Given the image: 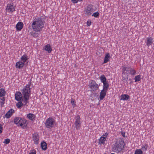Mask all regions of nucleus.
Wrapping results in <instances>:
<instances>
[{
  "label": "nucleus",
  "mask_w": 154,
  "mask_h": 154,
  "mask_svg": "<svg viewBox=\"0 0 154 154\" xmlns=\"http://www.w3.org/2000/svg\"><path fill=\"white\" fill-rule=\"evenodd\" d=\"M108 134L107 133H105V134L101 136L99 140V143L103 144L105 141L106 140V137Z\"/></svg>",
  "instance_id": "obj_11"
},
{
  "label": "nucleus",
  "mask_w": 154,
  "mask_h": 154,
  "mask_svg": "<svg viewBox=\"0 0 154 154\" xmlns=\"http://www.w3.org/2000/svg\"><path fill=\"white\" fill-rule=\"evenodd\" d=\"M1 100H2V101H1V105H2V104H3L4 103V101L5 100V98L2 97V98L1 99Z\"/></svg>",
  "instance_id": "obj_38"
},
{
  "label": "nucleus",
  "mask_w": 154,
  "mask_h": 154,
  "mask_svg": "<svg viewBox=\"0 0 154 154\" xmlns=\"http://www.w3.org/2000/svg\"><path fill=\"white\" fill-rule=\"evenodd\" d=\"M27 125V120L23 118H21V120L20 121L17 126L18 127L19 126H21L23 128L25 129L26 128Z\"/></svg>",
  "instance_id": "obj_8"
},
{
  "label": "nucleus",
  "mask_w": 154,
  "mask_h": 154,
  "mask_svg": "<svg viewBox=\"0 0 154 154\" xmlns=\"http://www.w3.org/2000/svg\"><path fill=\"white\" fill-rule=\"evenodd\" d=\"M15 6L13 3H9L7 4L6 8V11L8 13H12L15 10Z\"/></svg>",
  "instance_id": "obj_5"
},
{
  "label": "nucleus",
  "mask_w": 154,
  "mask_h": 154,
  "mask_svg": "<svg viewBox=\"0 0 154 154\" xmlns=\"http://www.w3.org/2000/svg\"><path fill=\"white\" fill-rule=\"evenodd\" d=\"M24 64L21 61L17 62L16 63L15 66L17 68L21 69L24 66Z\"/></svg>",
  "instance_id": "obj_19"
},
{
  "label": "nucleus",
  "mask_w": 154,
  "mask_h": 154,
  "mask_svg": "<svg viewBox=\"0 0 154 154\" xmlns=\"http://www.w3.org/2000/svg\"><path fill=\"white\" fill-rule=\"evenodd\" d=\"M100 79L101 82L103 83L107 82L106 81V79L104 75H101L100 77Z\"/></svg>",
  "instance_id": "obj_25"
},
{
  "label": "nucleus",
  "mask_w": 154,
  "mask_h": 154,
  "mask_svg": "<svg viewBox=\"0 0 154 154\" xmlns=\"http://www.w3.org/2000/svg\"><path fill=\"white\" fill-rule=\"evenodd\" d=\"M99 15V13L98 11H97L94 13L92 15V16H94L95 17H98Z\"/></svg>",
  "instance_id": "obj_35"
},
{
  "label": "nucleus",
  "mask_w": 154,
  "mask_h": 154,
  "mask_svg": "<svg viewBox=\"0 0 154 154\" xmlns=\"http://www.w3.org/2000/svg\"><path fill=\"white\" fill-rule=\"evenodd\" d=\"M71 103L72 104L73 107L75 106L76 105L75 102V100L72 98L71 99Z\"/></svg>",
  "instance_id": "obj_34"
},
{
  "label": "nucleus",
  "mask_w": 154,
  "mask_h": 154,
  "mask_svg": "<svg viewBox=\"0 0 154 154\" xmlns=\"http://www.w3.org/2000/svg\"><path fill=\"white\" fill-rule=\"evenodd\" d=\"M23 24L22 22H18L16 26L17 30L18 31H20L23 28Z\"/></svg>",
  "instance_id": "obj_14"
},
{
  "label": "nucleus",
  "mask_w": 154,
  "mask_h": 154,
  "mask_svg": "<svg viewBox=\"0 0 154 154\" xmlns=\"http://www.w3.org/2000/svg\"><path fill=\"white\" fill-rule=\"evenodd\" d=\"M23 104L21 101L19 102L16 104L17 107L19 109H21L23 106Z\"/></svg>",
  "instance_id": "obj_31"
},
{
  "label": "nucleus",
  "mask_w": 154,
  "mask_h": 154,
  "mask_svg": "<svg viewBox=\"0 0 154 154\" xmlns=\"http://www.w3.org/2000/svg\"><path fill=\"white\" fill-rule=\"evenodd\" d=\"M75 128L77 130H79L81 127L80 118L79 115H77L75 117Z\"/></svg>",
  "instance_id": "obj_6"
},
{
  "label": "nucleus",
  "mask_w": 154,
  "mask_h": 154,
  "mask_svg": "<svg viewBox=\"0 0 154 154\" xmlns=\"http://www.w3.org/2000/svg\"><path fill=\"white\" fill-rule=\"evenodd\" d=\"M91 21H88L87 23V24L88 26H89L91 25Z\"/></svg>",
  "instance_id": "obj_41"
},
{
  "label": "nucleus",
  "mask_w": 154,
  "mask_h": 154,
  "mask_svg": "<svg viewBox=\"0 0 154 154\" xmlns=\"http://www.w3.org/2000/svg\"><path fill=\"white\" fill-rule=\"evenodd\" d=\"M10 142V140L9 139L7 138L5 139L4 141L3 142V143L8 144Z\"/></svg>",
  "instance_id": "obj_37"
},
{
  "label": "nucleus",
  "mask_w": 154,
  "mask_h": 154,
  "mask_svg": "<svg viewBox=\"0 0 154 154\" xmlns=\"http://www.w3.org/2000/svg\"><path fill=\"white\" fill-rule=\"evenodd\" d=\"M3 130V128L2 125L0 124V134H1L2 131Z\"/></svg>",
  "instance_id": "obj_39"
},
{
  "label": "nucleus",
  "mask_w": 154,
  "mask_h": 154,
  "mask_svg": "<svg viewBox=\"0 0 154 154\" xmlns=\"http://www.w3.org/2000/svg\"><path fill=\"white\" fill-rule=\"evenodd\" d=\"M43 17H37L33 20L32 24V28L35 32H40L44 27L45 21Z\"/></svg>",
  "instance_id": "obj_1"
},
{
  "label": "nucleus",
  "mask_w": 154,
  "mask_h": 154,
  "mask_svg": "<svg viewBox=\"0 0 154 154\" xmlns=\"http://www.w3.org/2000/svg\"><path fill=\"white\" fill-rule=\"evenodd\" d=\"M135 154H143V152L141 149H137L135 151Z\"/></svg>",
  "instance_id": "obj_32"
},
{
  "label": "nucleus",
  "mask_w": 154,
  "mask_h": 154,
  "mask_svg": "<svg viewBox=\"0 0 154 154\" xmlns=\"http://www.w3.org/2000/svg\"><path fill=\"white\" fill-rule=\"evenodd\" d=\"M20 120H21V118L20 117L15 118L14 119V123L17 125Z\"/></svg>",
  "instance_id": "obj_29"
},
{
  "label": "nucleus",
  "mask_w": 154,
  "mask_h": 154,
  "mask_svg": "<svg viewBox=\"0 0 154 154\" xmlns=\"http://www.w3.org/2000/svg\"><path fill=\"white\" fill-rule=\"evenodd\" d=\"M94 11L93 8L91 6H88L87 7L85 10V14L88 15H90Z\"/></svg>",
  "instance_id": "obj_12"
},
{
  "label": "nucleus",
  "mask_w": 154,
  "mask_h": 154,
  "mask_svg": "<svg viewBox=\"0 0 154 154\" xmlns=\"http://www.w3.org/2000/svg\"><path fill=\"white\" fill-rule=\"evenodd\" d=\"M110 59V54L109 53H107L106 54L104 57V63H105L109 61Z\"/></svg>",
  "instance_id": "obj_23"
},
{
  "label": "nucleus",
  "mask_w": 154,
  "mask_h": 154,
  "mask_svg": "<svg viewBox=\"0 0 154 154\" xmlns=\"http://www.w3.org/2000/svg\"><path fill=\"white\" fill-rule=\"evenodd\" d=\"M120 100H127L130 98V96L126 94H122L121 96Z\"/></svg>",
  "instance_id": "obj_21"
},
{
  "label": "nucleus",
  "mask_w": 154,
  "mask_h": 154,
  "mask_svg": "<svg viewBox=\"0 0 154 154\" xmlns=\"http://www.w3.org/2000/svg\"><path fill=\"white\" fill-rule=\"evenodd\" d=\"M146 45L149 47L153 43V38L151 37H149L146 38Z\"/></svg>",
  "instance_id": "obj_16"
},
{
  "label": "nucleus",
  "mask_w": 154,
  "mask_h": 154,
  "mask_svg": "<svg viewBox=\"0 0 154 154\" xmlns=\"http://www.w3.org/2000/svg\"><path fill=\"white\" fill-rule=\"evenodd\" d=\"M103 83V89L107 91L109 87V83L107 82Z\"/></svg>",
  "instance_id": "obj_24"
},
{
  "label": "nucleus",
  "mask_w": 154,
  "mask_h": 154,
  "mask_svg": "<svg viewBox=\"0 0 154 154\" xmlns=\"http://www.w3.org/2000/svg\"><path fill=\"white\" fill-rule=\"evenodd\" d=\"M130 66L124 65L122 66V74H130Z\"/></svg>",
  "instance_id": "obj_9"
},
{
  "label": "nucleus",
  "mask_w": 154,
  "mask_h": 154,
  "mask_svg": "<svg viewBox=\"0 0 154 154\" xmlns=\"http://www.w3.org/2000/svg\"><path fill=\"white\" fill-rule=\"evenodd\" d=\"M35 116L34 114L29 113L27 114V118L31 121H34L35 120Z\"/></svg>",
  "instance_id": "obj_20"
},
{
  "label": "nucleus",
  "mask_w": 154,
  "mask_h": 154,
  "mask_svg": "<svg viewBox=\"0 0 154 154\" xmlns=\"http://www.w3.org/2000/svg\"><path fill=\"white\" fill-rule=\"evenodd\" d=\"M121 134L124 137H125V133L124 132H121Z\"/></svg>",
  "instance_id": "obj_42"
},
{
  "label": "nucleus",
  "mask_w": 154,
  "mask_h": 154,
  "mask_svg": "<svg viewBox=\"0 0 154 154\" xmlns=\"http://www.w3.org/2000/svg\"><path fill=\"white\" fill-rule=\"evenodd\" d=\"M32 139L34 143L36 144H38L39 142V137L37 133H34L32 134Z\"/></svg>",
  "instance_id": "obj_10"
},
{
  "label": "nucleus",
  "mask_w": 154,
  "mask_h": 154,
  "mask_svg": "<svg viewBox=\"0 0 154 154\" xmlns=\"http://www.w3.org/2000/svg\"><path fill=\"white\" fill-rule=\"evenodd\" d=\"M113 149L114 152L116 153L122 152L125 146V142L123 139H119L113 145Z\"/></svg>",
  "instance_id": "obj_3"
},
{
  "label": "nucleus",
  "mask_w": 154,
  "mask_h": 154,
  "mask_svg": "<svg viewBox=\"0 0 154 154\" xmlns=\"http://www.w3.org/2000/svg\"><path fill=\"white\" fill-rule=\"evenodd\" d=\"M82 0H79V1L80 2V1H82Z\"/></svg>",
  "instance_id": "obj_44"
},
{
  "label": "nucleus",
  "mask_w": 154,
  "mask_h": 154,
  "mask_svg": "<svg viewBox=\"0 0 154 154\" xmlns=\"http://www.w3.org/2000/svg\"><path fill=\"white\" fill-rule=\"evenodd\" d=\"M140 75H138L135 76L134 78L135 82H139L140 80Z\"/></svg>",
  "instance_id": "obj_33"
},
{
  "label": "nucleus",
  "mask_w": 154,
  "mask_h": 154,
  "mask_svg": "<svg viewBox=\"0 0 154 154\" xmlns=\"http://www.w3.org/2000/svg\"><path fill=\"white\" fill-rule=\"evenodd\" d=\"M89 85L91 89L94 91L97 90L99 86L96 83L95 81L93 80L90 82Z\"/></svg>",
  "instance_id": "obj_7"
},
{
  "label": "nucleus",
  "mask_w": 154,
  "mask_h": 154,
  "mask_svg": "<svg viewBox=\"0 0 154 154\" xmlns=\"http://www.w3.org/2000/svg\"><path fill=\"white\" fill-rule=\"evenodd\" d=\"M6 91L5 90L2 88L0 89V97L4 96L5 95Z\"/></svg>",
  "instance_id": "obj_28"
},
{
  "label": "nucleus",
  "mask_w": 154,
  "mask_h": 154,
  "mask_svg": "<svg viewBox=\"0 0 154 154\" xmlns=\"http://www.w3.org/2000/svg\"><path fill=\"white\" fill-rule=\"evenodd\" d=\"M31 85V82H29L26 86V87L21 91L22 94L23 95V99H22V101L24 103V105H26L27 103H28L30 95V93L31 91L30 89H31L30 88Z\"/></svg>",
  "instance_id": "obj_2"
},
{
  "label": "nucleus",
  "mask_w": 154,
  "mask_h": 154,
  "mask_svg": "<svg viewBox=\"0 0 154 154\" xmlns=\"http://www.w3.org/2000/svg\"><path fill=\"white\" fill-rule=\"evenodd\" d=\"M41 147L43 150H45L47 147V145L46 143L44 141L42 142L41 143Z\"/></svg>",
  "instance_id": "obj_22"
},
{
  "label": "nucleus",
  "mask_w": 154,
  "mask_h": 154,
  "mask_svg": "<svg viewBox=\"0 0 154 154\" xmlns=\"http://www.w3.org/2000/svg\"><path fill=\"white\" fill-rule=\"evenodd\" d=\"M79 0H71V2L73 3H76Z\"/></svg>",
  "instance_id": "obj_40"
},
{
  "label": "nucleus",
  "mask_w": 154,
  "mask_h": 154,
  "mask_svg": "<svg viewBox=\"0 0 154 154\" xmlns=\"http://www.w3.org/2000/svg\"><path fill=\"white\" fill-rule=\"evenodd\" d=\"M31 35L34 37H36L38 36V33L36 32H34L32 33L31 34Z\"/></svg>",
  "instance_id": "obj_36"
},
{
  "label": "nucleus",
  "mask_w": 154,
  "mask_h": 154,
  "mask_svg": "<svg viewBox=\"0 0 154 154\" xmlns=\"http://www.w3.org/2000/svg\"><path fill=\"white\" fill-rule=\"evenodd\" d=\"M45 50L47 51L48 53H51L52 51V49L51 48L50 45L49 44H48L45 46Z\"/></svg>",
  "instance_id": "obj_26"
},
{
  "label": "nucleus",
  "mask_w": 154,
  "mask_h": 154,
  "mask_svg": "<svg viewBox=\"0 0 154 154\" xmlns=\"http://www.w3.org/2000/svg\"><path fill=\"white\" fill-rule=\"evenodd\" d=\"M22 95L20 92H16L15 94V99L17 101L21 100L22 99Z\"/></svg>",
  "instance_id": "obj_15"
},
{
  "label": "nucleus",
  "mask_w": 154,
  "mask_h": 154,
  "mask_svg": "<svg viewBox=\"0 0 154 154\" xmlns=\"http://www.w3.org/2000/svg\"><path fill=\"white\" fill-rule=\"evenodd\" d=\"M130 74L132 75H134L136 74V71L133 68L130 67Z\"/></svg>",
  "instance_id": "obj_27"
},
{
  "label": "nucleus",
  "mask_w": 154,
  "mask_h": 154,
  "mask_svg": "<svg viewBox=\"0 0 154 154\" xmlns=\"http://www.w3.org/2000/svg\"><path fill=\"white\" fill-rule=\"evenodd\" d=\"M29 154H36V151H34L32 152H31L29 153Z\"/></svg>",
  "instance_id": "obj_43"
},
{
  "label": "nucleus",
  "mask_w": 154,
  "mask_h": 154,
  "mask_svg": "<svg viewBox=\"0 0 154 154\" xmlns=\"http://www.w3.org/2000/svg\"><path fill=\"white\" fill-rule=\"evenodd\" d=\"M29 58H28L27 55L25 54L23 55L20 58V61L23 62L24 64L26 62H27V63L28 62Z\"/></svg>",
  "instance_id": "obj_17"
},
{
  "label": "nucleus",
  "mask_w": 154,
  "mask_h": 154,
  "mask_svg": "<svg viewBox=\"0 0 154 154\" xmlns=\"http://www.w3.org/2000/svg\"><path fill=\"white\" fill-rule=\"evenodd\" d=\"M148 147L149 146L148 144L146 143H145L144 145H143L141 149L143 151H145L147 149Z\"/></svg>",
  "instance_id": "obj_30"
},
{
  "label": "nucleus",
  "mask_w": 154,
  "mask_h": 154,
  "mask_svg": "<svg viewBox=\"0 0 154 154\" xmlns=\"http://www.w3.org/2000/svg\"><path fill=\"white\" fill-rule=\"evenodd\" d=\"M107 92V91L103 89L101 91L99 97L100 100H102L104 98L106 95Z\"/></svg>",
  "instance_id": "obj_13"
},
{
  "label": "nucleus",
  "mask_w": 154,
  "mask_h": 154,
  "mask_svg": "<svg viewBox=\"0 0 154 154\" xmlns=\"http://www.w3.org/2000/svg\"><path fill=\"white\" fill-rule=\"evenodd\" d=\"M55 124V121L54 119L52 117H49L46 119L45 125L46 128L51 129L54 126Z\"/></svg>",
  "instance_id": "obj_4"
},
{
  "label": "nucleus",
  "mask_w": 154,
  "mask_h": 154,
  "mask_svg": "<svg viewBox=\"0 0 154 154\" xmlns=\"http://www.w3.org/2000/svg\"><path fill=\"white\" fill-rule=\"evenodd\" d=\"M14 112V110L11 109L8 111L5 114V117L7 118L8 119L10 118L12 115L13 113Z\"/></svg>",
  "instance_id": "obj_18"
}]
</instances>
